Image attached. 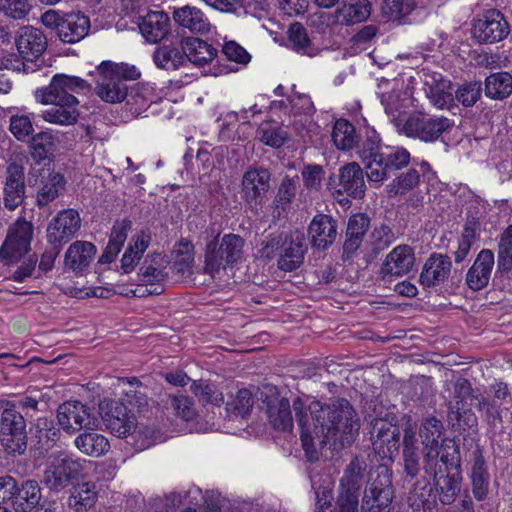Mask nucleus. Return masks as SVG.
<instances>
[{
	"label": "nucleus",
	"instance_id": "ddd939ff",
	"mask_svg": "<svg viewBox=\"0 0 512 512\" xmlns=\"http://www.w3.org/2000/svg\"><path fill=\"white\" fill-rule=\"evenodd\" d=\"M89 88L88 82L80 77L56 74L48 86L35 91V99L41 104L55 101L66 102L68 97H75L73 93H79Z\"/></svg>",
	"mask_w": 512,
	"mask_h": 512
},
{
	"label": "nucleus",
	"instance_id": "37998d69",
	"mask_svg": "<svg viewBox=\"0 0 512 512\" xmlns=\"http://www.w3.org/2000/svg\"><path fill=\"white\" fill-rule=\"evenodd\" d=\"M410 162V153L404 148L390 149L383 152L382 161L379 163V173L382 175L378 178L369 179L370 182L381 183L390 176V173L407 166ZM377 169V166L375 167Z\"/></svg>",
	"mask_w": 512,
	"mask_h": 512
},
{
	"label": "nucleus",
	"instance_id": "1a4fd4ad",
	"mask_svg": "<svg viewBox=\"0 0 512 512\" xmlns=\"http://www.w3.org/2000/svg\"><path fill=\"white\" fill-rule=\"evenodd\" d=\"M451 127L452 122L446 117L414 112L405 120L401 131L408 137L418 138L424 142H433Z\"/></svg>",
	"mask_w": 512,
	"mask_h": 512
},
{
	"label": "nucleus",
	"instance_id": "2eb2a0df",
	"mask_svg": "<svg viewBox=\"0 0 512 512\" xmlns=\"http://www.w3.org/2000/svg\"><path fill=\"white\" fill-rule=\"evenodd\" d=\"M99 414L106 427L118 437H126L136 428V417L127 406L114 399H104L99 403Z\"/></svg>",
	"mask_w": 512,
	"mask_h": 512
},
{
	"label": "nucleus",
	"instance_id": "c03bdc74",
	"mask_svg": "<svg viewBox=\"0 0 512 512\" xmlns=\"http://www.w3.org/2000/svg\"><path fill=\"white\" fill-rule=\"evenodd\" d=\"M461 473L446 474L433 480V487L442 505H451L455 502L461 490Z\"/></svg>",
	"mask_w": 512,
	"mask_h": 512
},
{
	"label": "nucleus",
	"instance_id": "39448f33",
	"mask_svg": "<svg viewBox=\"0 0 512 512\" xmlns=\"http://www.w3.org/2000/svg\"><path fill=\"white\" fill-rule=\"evenodd\" d=\"M14 43L21 58V61H17L14 69L24 73L36 71L39 67L36 62L48 47V40L44 32L34 26H21L15 32Z\"/></svg>",
	"mask_w": 512,
	"mask_h": 512
},
{
	"label": "nucleus",
	"instance_id": "4d7b16f0",
	"mask_svg": "<svg viewBox=\"0 0 512 512\" xmlns=\"http://www.w3.org/2000/svg\"><path fill=\"white\" fill-rule=\"evenodd\" d=\"M288 233L289 232L281 231L267 235L261 241V247L258 250L260 257L266 260H272L275 257H279L283 245H285L287 241Z\"/></svg>",
	"mask_w": 512,
	"mask_h": 512
},
{
	"label": "nucleus",
	"instance_id": "6e6d98bb",
	"mask_svg": "<svg viewBox=\"0 0 512 512\" xmlns=\"http://www.w3.org/2000/svg\"><path fill=\"white\" fill-rule=\"evenodd\" d=\"M257 138L266 146L280 148L288 139L287 132L270 122L262 123L256 130Z\"/></svg>",
	"mask_w": 512,
	"mask_h": 512
},
{
	"label": "nucleus",
	"instance_id": "cd10ccee",
	"mask_svg": "<svg viewBox=\"0 0 512 512\" xmlns=\"http://www.w3.org/2000/svg\"><path fill=\"white\" fill-rule=\"evenodd\" d=\"M451 259L447 255L432 254L425 262L419 277L420 284L425 288L444 283L451 272Z\"/></svg>",
	"mask_w": 512,
	"mask_h": 512
},
{
	"label": "nucleus",
	"instance_id": "a211bd4d",
	"mask_svg": "<svg viewBox=\"0 0 512 512\" xmlns=\"http://www.w3.org/2000/svg\"><path fill=\"white\" fill-rule=\"evenodd\" d=\"M415 265V253L412 247L401 244L393 248L385 257L380 269L379 277L385 283L411 272Z\"/></svg>",
	"mask_w": 512,
	"mask_h": 512
},
{
	"label": "nucleus",
	"instance_id": "bb28decb",
	"mask_svg": "<svg viewBox=\"0 0 512 512\" xmlns=\"http://www.w3.org/2000/svg\"><path fill=\"white\" fill-rule=\"evenodd\" d=\"M494 265V253L490 249H482L466 273L468 287L473 291L485 288L489 284Z\"/></svg>",
	"mask_w": 512,
	"mask_h": 512
},
{
	"label": "nucleus",
	"instance_id": "79ce46f5",
	"mask_svg": "<svg viewBox=\"0 0 512 512\" xmlns=\"http://www.w3.org/2000/svg\"><path fill=\"white\" fill-rule=\"evenodd\" d=\"M470 478L474 497L478 501L484 500L488 494L490 475L480 450L474 455Z\"/></svg>",
	"mask_w": 512,
	"mask_h": 512
},
{
	"label": "nucleus",
	"instance_id": "423d86ee",
	"mask_svg": "<svg viewBox=\"0 0 512 512\" xmlns=\"http://www.w3.org/2000/svg\"><path fill=\"white\" fill-rule=\"evenodd\" d=\"M244 240L236 234H225L221 241L212 239L206 245L204 272L214 277L227 265L238 262L243 253Z\"/></svg>",
	"mask_w": 512,
	"mask_h": 512
},
{
	"label": "nucleus",
	"instance_id": "f03ea898",
	"mask_svg": "<svg viewBox=\"0 0 512 512\" xmlns=\"http://www.w3.org/2000/svg\"><path fill=\"white\" fill-rule=\"evenodd\" d=\"M474 400H478L477 408L485 411L487 423L496 428L502 422L500 406L496 400L474 395L471 383L467 379H458L454 383L453 398L447 403V421L452 427L465 430L477 426V417L471 410Z\"/></svg>",
	"mask_w": 512,
	"mask_h": 512
},
{
	"label": "nucleus",
	"instance_id": "a19ab883",
	"mask_svg": "<svg viewBox=\"0 0 512 512\" xmlns=\"http://www.w3.org/2000/svg\"><path fill=\"white\" fill-rule=\"evenodd\" d=\"M131 225L132 223L128 219L115 222L110 234L109 242L103 254L99 258V263L107 264L114 261L127 239Z\"/></svg>",
	"mask_w": 512,
	"mask_h": 512
},
{
	"label": "nucleus",
	"instance_id": "bf43d9fd",
	"mask_svg": "<svg viewBox=\"0 0 512 512\" xmlns=\"http://www.w3.org/2000/svg\"><path fill=\"white\" fill-rule=\"evenodd\" d=\"M194 262V247L187 239L179 241V249L175 257V267L178 273L190 274Z\"/></svg>",
	"mask_w": 512,
	"mask_h": 512
},
{
	"label": "nucleus",
	"instance_id": "5701e85b",
	"mask_svg": "<svg viewBox=\"0 0 512 512\" xmlns=\"http://www.w3.org/2000/svg\"><path fill=\"white\" fill-rule=\"evenodd\" d=\"M420 79L427 98L435 107L443 109L453 102L450 81L444 79L442 74L422 69Z\"/></svg>",
	"mask_w": 512,
	"mask_h": 512
},
{
	"label": "nucleus",
	"instance_id": "8fccbe9b",
	"mask_svg": "<svg viewBox=\"0 0 512 512\" xmlns=\"http://www.w3.org/2000/svg\"><path fill=\"white\" fill-rule=\"evenodd\" d=\"M269 421L272 426L280 431H291L293 419L290 411V404L287 399H281L268 409Z\"/></svg>",
	"mask_w": 512,
	"mask_h": 512
},
{
	"label": "nucleus",
	"instance_id": "412c9836",
	"mask_svg": "<svg viewBox=\"0 0 512 512\" xmlns=\"http://www.w3.org/2000/svg\"><path fill=\"white\" fill-rule=\"evenodd\" d=\"M271 174L266 168H250L242 178V191L250 207L259 206L270 189Z\"/></svg>",
	"mask_w": 512,
	"mask_h": 512
},
{
	"label": "nucleus",
	"instance_id": "7c9ffc66",
	"mask_svg": "<svg viewBox=\"0 0 512 512\" xmlns=\"http://www.w3.org/2000/svg\"><path fill=\"white\" fill-rule=\"evenodd\" d=\"M339 185L347 195L361 199L365 195L364 170L357 162H350L339 169Z\"/></svg>",
	"mask_w": 512,
	"mask_h": 512
},
{
	"label": "nucleus",
	"instance_id": "0e129e2a",
	"mask_svg": "<svg viewBox=\"0 0 512 512\" xmlns=\"http://www.w3.org/2000/svg\"><path fill=\"white\" fill-rule=\"evenodd\" d=\"M444 466L439 450H428L427 453L423 454V469L425 473L433 477V480L446 473Z\"/></svg>",
	"mask_w": 512,
	"mask_h": 512
},
{
	"label": "nucleus",
	"instance_id": "4468645a",
	"mask_svg": "<svg viewBox=\"0 0 512 512\" xmlns=\"http://www.w3.org/2000/svg\"><path fill=\"white\" fill-rule=\"evenodd\" d=\"M28 185L36 190V204L42 208L57 199L64 191L66 180L55 171L32 168L28 173Z\"/></svg>",
	"mask_w": 512,
	"mask_h": 512
},
{
	"label": "nucleus",
	"instance_id": "9b49d317",
	"mask_svg": "<svg viewBox=\"0 0 512 512\" xmlns=\"http://www.w3.org/2000/svg\"><path fill=\"white\" fill-rule=\"evenodd\" d=\"M12 508L15 512H57L56 502L43 498L41 488L35 480H16Z\"/></svg>",
	"mask_w": 512,
	"mask_h": 512
},
{
	"label": "nucleus",
	"instance_id": "864d4df0",
	"mask_svg": "<svg viewBox=\"0 0 512 512\" xmlns=\"http://www.w3.org/2000/svg\"><path fill=\"white\" fill-rule=\"evenodd\" d=\"M512 270V225L501 235L497 251V272L507 274Z\"/></svg>",
	"mask_w": 512,
	"mask_h": 512
},
{
	"label": "nucleus",
	"instance_id": "69168bd1",
	"mask_svg": "<svg viewBox=\"0 0 512 512\" xmlns=\"http://www.w3.org/2000/svg\"><path fill=\"white\" fill-rule=\"evenodd\" d=\"M10 131L19 141H25L33 132V125L26 115H14L10 119Z\"/></svg>",
	"mask_w": 512,
	"mask_h": 512
},
{
	"label": "nucleus",
	"instance_id": "603ef678",
	"mask_svg": "<svg viewBox=\"0 0 512 512\" xmlns=\"http://www.w3.org/2000/svg\"><path fill=\"white\" fill-rule=\"evenodd\" d=\"M420 183V173L415 168H410L401 173L387 185V193L390 197L402 195L413 190Z\"/></svg>",
	"mask_w": 512,
	"mask_h": 512
},
{
	"label": "nucleus",
	"instance_id": "09e8293b",
	"mask_svg": "<svg viewBox=\"0 0 512 512\" xmlns=\"http://www.w3.org/2000/svg\"><path fill=\"white\" fill-rule=\"evenodd\" d=\"M512 93V76L507 72H497L485 80V94L495 100H503Z\"/></svg>",
	"mask_w": 512,
	"mask_h": 512
},
{
	"label": "nucleus",
	"instance_id": "680f3d73",
	"mask_svg": "<svg viewBox=\"0 0 512 512\" xmlns=\"http://www.w3.org/2000/svg\"><path fill=\"white\" fill-rule=\"evenodd\" d=\"M36 433V437L38 438L37 445L41 448H52L56 446L60 437L59 430L53 426H48L46 419H44L43 422L39 421Z\"/></svg>",
	"mask_w": 512,
	"mask_h": 512
},
{
	"label": "nucleus",
	"instance_id": "a18cd8bd",
	"mask_svg": "<svg viewBox=\"0 0 512 512\" xmlns=\"http://www.w3.org/2000/svg\"><path fill=\"white\" fill-rule=\"evenodd\" d=\"M331 137L334 145L343 151L351 150L359 143L355 127L346 119L334 123Z\"/></svg>",
	"mask_w": 512,
	"mask_h": 512
},
{
	"label": "nucleus",
	"instance_id": "f257e3e1",
	"mask_svg": "<svg viewBox=\"0 0 512 512\" xmlns=\"http://www.w3.org/2000/svg\"><path fill=\"white\" fill-rule=\"evenodd\" d=\"M293 410L300 429L303 448L350 447L360 428L359 418L348 400L341 398L330 403L312 401L306 408L301 398L293 401Z\"/></svg>",
	"mask_w": 512,
	"mask_h": 512
},
{
	"label": "nucleus",
	"instance_id": "4be33fe9",
	"mask_svg": "<svg viewBox=\"0 0 512 512\" xmlns=\"http://www.w3.org/2000/svg\"><path fill=\"white\" fill-rule=\"evenodd\" d=\"M380 142L381 139L378 133L373 129H367L364 138L359 140V143L356 145L358 148L357 154L364 164L368 180L382 175V172L379 173V169L375 168L376 166L380 167L379 163L382 161V154L384 152Z\"/></svg>",
	"mask_w": 512,
	"mask_h": 512
},
{
	"label": "nucleus",
	"instance_id": "c9c22d12",
	"mask_svg": "<svg viewBox=\"0 0 512 512\" xmlns=\"http://www.w3.org/2000/svg\"><path fill=\"white\" fill-rule=\"evenodd\" d=\"M400 430L391 422L375 418L370 421V440L376 448H397L399 446Z\"/></svg>",
	"mask_w": 512,
	"mask_h": 512
},
{
	"label": "nucleus",
	"instance_id": "f704fd0d",
	"mask_svg": "<svg viewBox=\"0 0 512 512\" xmlns=\"http://www.w3.org/2000/svg\"><path fill=\"white\" fill-rule=\"evenodd\" d=\"M95 253L96 247L91 242L75 241L65 253V267L75 273H80L89 266Z\"/></svg>",
	"mask_w": 512,
	"mask_h": 512
},
{
	"label": "nucleus",
	"instance_id": "dca6fc26",
	"mask_svg": "<svg viewBox=\"0 0 512 512\" xmlns=\"http://www.w3.org/2000/svg\"><path fill=\"white\" fill-rule=\"evenodd\" d=\"M33 236V226L26 220H18L0 248V259L6 263L18 262L29 250Z\"/></svg>",
	"mask_w": 512,
	"mask_h": 512
},
{
	"label": "nucleus",
	"instance_id": "72a5a7b5",
	"mask_svg": "<svg viewBox=\"0 0 512 512\" xmlns=\"http://www.w3.org/2000/svg\"><path fill=\"white\" fill-rule=\"evenodd\" d=\"M139 29L151 43L160 42L169 32V17L163 11H151L141 18Z\"/></svg>",
	"mask_w": 512,
	"mask_h": 512
},
{
	"label": "nucleus",
	"instance_id": "9d476101",
	"mask_svg": "<svg viewBox=\"0 0 512 512\" xmlns=\"http://www.w3.org/2000/svg\"><path fill=\"white\" fill-rule=\"evenodd\" d=\"M371 14V3L369 0H357L351 3H343L333 12H321L315 14L311 19V24L316 25L319 22L325 27L335 25L351 26L366 21Z\"/></svg>",
	"mask_w": 512,
	"mask_h": 512
},
{
	"label": "nucleus",
	"instance_id": "0eeeda50",
	"mask_svg": "<svg viewBox=\"0 0 512 512\" xmlns=\"http://www.w3.org/2000/svg\"><path fill=\"white\" fill-rule=\"evenodd\" d=\"M83 465L63 454L55 456L43 473L42 483L53 492L76 485L82 478Z\"/></svg>",
	"mask_w": 512,
	"mask_h": 512
},
{
	"label": "nucleus",
	"instance_id": "2f4dec72",
	"mask_svg": "<svg viewBox=\"0 0 512 512\" xmlns=\"http://www.w3.org/2000/svg\"><path fill=\"white\" fill-rule=\"evenodd\" d=\"M169 261L162 253H149L139 269L138 277L144 285H161L166 279V271Z\"/></svg>",
	"mask_w": 512,
	"mask_h": 512
},
{
	"label": "nucleus",
	"instance_id": "a878e982",
	"mask_svg": "<svg viewBox=\"0 0 512 512\" xmlns=\"http://www.w3.org/2000/svg\"><path fill=\"white\" fill-rule=\"evenodd\" d=\"M337 221L330 215L317 214L308 227V239L312 248L326 250L336 240Z\"/></svg>",
	"mask_w": 512,
	"mask_h": 512
},
{
	"label": "nucleus",
	"instance_id": "c85d7f7f",
	"mask_svg": "<svg viewBox=\"0 0 512 512\" xmlns=\"http://www.w3.org/2000/svg\"><path fill=\"white\" fill-rule=\"evenodd\" d=\"M172 17L179 27L191 33L206 35L212 24L206 14L195 6H182L174 9Z\"/></svg>",
	"mask_w": 512,
	"mask_h": 512
},
{
	"label": "nucleus",
	"instance_id": "b1692460",
	"mask_svg": "<svg viewBox=\"0 0 512 512\" xmlns=\"http://www.w3.org/2000/svg\"><path fill=\"white\" fill-rule=\"evenodd\" d=\"M25 198L24 167L16 162L10 163L6 168L5 184L3 188L4 206L15 210Z\"/></svg>",
	"mask_w": 512,
	"mask_h": 512
},
{
	"label": "nucleus",
	"instance_id": "de8ad7c7",
	"mask_svg": "<svg viewBox=\"0 0 512 512\" xmlns=\"http://www.w3.org/2000/svg\"><path fill=\"white\" fill-rule=\"evenodd\" d=\"M55 148L54 136L49 132H40L32 137L30 149L31 158L35 164L50 163Z\"/></svg>",
	"mask_w": 512,
	"mask_h": 512
},
{
	"label": "nucleus",
	"instance_id": "58836bf2",
	"mask_svg": "<svg viewBox=\"0 0 512 512\" xmlns=\"http://www.w3.org/2000/svg\"><path fill=\"white\" fill-rule=\"evenodd\" d=\"M150 242L151 235L143 230L131 238L121 258V269L124 273H130L135 269Z\"/></svg>",
	"mask_w": 512,
	"mask_h": 512
},
{
	"label": "nucleus",
	"instance_id": "7ed1b4c3",
	"mask_svg": "<svg viewBox=\"0 0 512 512\" xmlns=\"http://www.w3.org/2000/svg\"><path fill=\"white\" fill-rule=\"evenodd\" d=\"M96 94L107 103L123 102L128 96L126 81L140 77V71L127 63L103 61L97 66Z\"/></svg>",
	"mask_w": 512,
	"mask_h": 512
},
{
	"label": "nucleus",
	"instance_id": "f3484780",
	"mask_svg": "<svg viewBox=\"0 0 512 512\" xmlns=\"http://www.w3.org/2000/svg\"><path fill=\"white\" fill-rule=\"evenodd\" d=\"M57 419L59 425L68 432L93 429L99 423L91 408L80 401H67L59 405Z\"/></svg>",
	"mask_w": 512,
	"mask_h": 512
},
{
	"label": "nucleus",
	"instance_id": "774afa93",
	"mask_svg": "<svg viewBox=\"0 0 512 512\" xmlns=\"http://www.w3.org/2000/svg\"><path fill=\"white\" fill-rule=\"evenodd\" d=\"M369 225L370 219L367 215L362 213L354 214L348 220L345 234L363 240Z\"/></svg>",
	"mask_w": 512,
	"mask_h": 512
},
{
	"label": "nucleus",
	"instance_id": "6e6552de",
	"mask_svg": "<svg viewBox=\"0 0 512 512\" xmlns=\"http://www.w3.org/2000/svg\"><path fill=\"white\" fill-rule=\"evenodd\" d=\"M0 442L4 448H22L27 446L26 420L17 411L16 402L1 401Z\"/></svg>",
	"mask_w": 512,
	"mask_h": 512
},
{
	"label": "nucleus",
	"instance_id": "338daca9",
	"mask_svg": "<svg viewBox=\"0 0 512 512\" xmlns=\"http://www.w3.org/2000/svg\"><path fill=\"white\" fill-rule=\"evenodd\" d=\"M323 177L324 169L321 165L309 164L302 170L303 183L307 189L320 190Z\"/></svg>",
	"mask_w": 512,
	"mask_h": 512
},
{
	"label": "nucleus",
	"instance_id": "49530a36",
	"mask_svg": "<svg viewBox=\"0 0 512 512\" xmlns=\"http://www.w3.org/2000/svg\"><path fill=\"white\" fill-rule=\"evenodd\" d=\"M154 64L161 69L176 70L186 63L183 50L172 45L157 47L152 55Z\"/></svg>",
	"mask_w": 512,
	"mask_h": 512
},
{
	"label": "nucleus",
	"instance_id": "f8f14e48",
	"mask_svg": "<svg viewBox=\"0 0 512 512\" xmlns=\"http://www.w3.org/2000/svg\"><path fill=\"white\" fill-rule=\"evenodd\" d=\"M510 33V26L504 15L490 9L473 21L471 34L479 44H493L502 41Z\"/></svg>",
	"mask_w": 512,
	"mask_h": 512
},
{
	"label": "nucleus",
	"instance_id": "ea45409f",
	"mask_svg": "<svg viewBox=\"0 0 512 512\" xmlns=\"http://www.w3.org/2000/svg\"><path fill=\"white\" fill-rule=\"evenodd\" d=\"M366 469V462L358 457H354L346 466L340 479L339 491L360 495Z\"/></svg>",
	"mask_w": 512,
	"mask_h": 512
},
{
	"label": "nucleus",
	"instance_id": "473e14b6",
	"mask_svg": "<svg viewBox=\"0 0 512 512\" xmlns=\"http://www.w3.org/2000/svg\"><path fill=\"white\" fill-rule=\"evenodd\" d=\"M443 425L435 417L425 419L419 428L420 442L424 448H459L454 439L442 437Z\"/></svg>",
	"mask_w": 512,
	"mask_h": 512
},
{
	"label": "nucleus",
	"instance_id": "c756f323",
	"mask_svg": "<svg viewBox=\"0 0 512 512\" xmlns=\"http://www.w3.org/2000/svg\"><path fill=\"white\" fill-rule=\"evenodd\" d=\"M51 105L42 111L41 117L49 123L67 126L77 122L79 112V101L76 97H68L66 102H48Z\"/></svg>",
	"mask_w": 512,
	"mask_h": 512
},
{
	"label": "nucleus",
	"instance_id": "aec40b11",
	"mask_svg": "<svg viewBox=\"0 0 512 512\" xmlns=\"http://www.w3.org/2000/svg\"><path fill=\"white\" fill-rule=\"evenodd\" d=\"M81 218L74 209H65L57 213L47 227L49 245L62 247L68 243L80 229Z\"/></svg>",
	"mask_w": 512,
	"mask_h": 512
},
{
	"label": "nucleus",
	"instance_id": "20e7f679",
	"mask_svg": "<svg viewBox=\"0 0 512 512\" xmlns=\"http://www.w3.org/2000/svg\"><path fill=\"white\" fill-rule=\"evenodd\" d=\"M42 24L54 30L63 43L74 44L84 39L90 30V19L81 11L60 13L48 10L41 15Z\"/></svg>",
	"mask_w": 512,
	"mask_h": 512
},
{
	"label": "nucleus",
	"instance_id": "3c124183",
	"mask_svg": "<svg viewBox=\"0 0 512 512\" xmlns=\"http://www.w3.org/2000/svg\"><path fill=\"white\" fill-rule=\"evenodd\" d=\"M164 405L167 410L185 421L192 420L196 415L193 401L184 394H168Z\"/></svg>",
	"mask_w": 512,
	"mask_h": 512
},
{
	"label": "nucleus",
	"instance_id": "6ab92c4d",
	"mask_svg": "<svg viewBox=\"0 0 512 512\" xmlns=\"http://www.w3.org/2000/svg\"><path fill=\"white\" fill-rule=\"evenodd\" d=\"M393 497L391 476L386 471L365 489L361 508L363 512H390Z\"/></svg>",
	"mask_w": 512,
	"mask_h": 512
},
{
	"label": "nucleus",
	"instance_id": "5fc2aeb1",
	"mask_svg": "<svg viewBox=\"0 0 512 512\" xmlns=\"http://www.w3.org/2000/svg\"><path fill=\"white\" fill-rule=\"evenodd\" d=\"M288 41L294 51L303 55H315V49L311 46L305 27L298 22L290 25L288 29Z\"/></svg>",
	"mask_w": 512,
	"mask_h": 512
},
{
	"label": "nucleus",
	"instance_id": "e433bc0d",
	"mask_svg": "<svg viewBox=\"0 0 512 512\" xmlns=\"http://www.w3.org/2000/svg\"><path fill=\"white\" fill-rule=\"evenodd\" d=\"M181 47L186 62L190 61L197 66L208 64L217 56V49L200 38L185 37L181 41Z\"/></svg>",
	"mask_w": 512,
	"mask_h": 512
},
{
	"label": "nucleus",
	"instance_id": "052dcab7",
	"mask_svg": "<svg viewBox=\"0 0 512 512\" xmlns=\"http://www.w3.org/2000/svg\"><path fill=\"white\" fill-rule=\"evenodd\" d=\"M433 485L424 478L417 480L411 489L408 501L411 506L420 507L428 502L433 492Z\"/></svg>",
	"mask_w": 512,
	"mask_h": 512
},
{
	"label": "nucleus",
	"instance_id": "4c0bfd02",
	"mask_svg": "<svg viewBox=\"0 0 512 512\" xmlns=\"http://www.w3.org/2000/svg\"><path fill=\"white\" fill-rule=\"evenodd\" d=\"M98 491L95 482L81 480L71 487V495L68 499V506L77 512L87 511L97 501Z\"/></svg>",
	"mask_w": 512,
	"mask_h": 512
},
{
	"label": "nucleus",
	"instance_id": "13d9d810",
	"mask_svg": "<svg viewBox=\"0 0 512 512\" xmlns=\"http://www.w3.org/2000/svg\"><path fill=\"white\" fill-rule=\"evenodd\" d=\"M191 390L203 404L220 406L224 402L222 392L218 391L215 385L206 383L203 380L193 381Z\"/></svg>",
	"mask_w": 512,
	"mask_h": 512
},
{
	"label": "nucleus",
	"instance_id": "e2e57ef3",
	"mask_svg": "<svg viewBox=\"0 0 512 512\" xmlns=\"http://www.w3.org/2000/svg\"><path fill=\"white\" fill-rule=\"evenodd\" d=\"M88 430L76 437V448H105L109 445L108 439L95 428Z\"/></svg>",
	"mask_w": 512,
	"mask_h": 512
},
{
	"label": "nucleus",
	"instance_id": "393cba45",
	"mask_svg": "<svg viewBox=\"0 0 512 512\" xmlns=\"http://www.w3.org/2000/svg\"><path fill=\"white\" fill-rule=\"evenodd\" d=\"M305 253L304 234L298 230L289 231L287 241L277 260L278 268L285 272L298 269L304 262Z\"/></svg>",
	"mask_w": 512,
	"mask_h": 512
}]
</instances>
